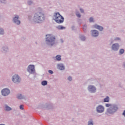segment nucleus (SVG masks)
I'll list each match as a JSON object with an SVG mask.
<instances>
[{"mask_svg":"<svg viewBox=\"0 0 125 125\" xmlns=\"http://www.w3.org/2000/svg\"><path fill=\"white\" fill-rule=\"evenodd\" d=\"M104 102H109V97H106L104 99Z\"/></svg>","mask_w":125,"mask_h":125,"instance_id":"19","label":"nucleus"},{"mask_svg":"<svg viewBox=\"0 0 125 125\" xmlns=\"http://www.w3.org/2000/svg\"><path fill=\"white\" fill-rule=\"evenodd\" d=\"M80 11L83 13V9H80Z\"/></svg>","mask_w":125,"mask_h":125,"instance_id":"33","label":"nucleus"},{"mask_svg":"<svg viewBox=\"0 0 125 125\" xmlns=\"http://www.w3.org/2000/svg\"><path fill=\"white\" fill-rule=\"evenodd\" d=\"M81 41H85V37L84 36L81 37Z\"/></svg>","mask_w":125,"mask_h":125,"instance_id":"23","label":"nucleus"},{"mask_svg":"<svg viewBox=\"0 0 125 125\" xmlns=\"http://www.w3.org/2000/svg\"><path fill=\"white\" fill-rule=\"evenodd\" d=\"M83 31H85V30H86V25H84L83 26Z\"/></svg>","mask_w":125,"mask_h":125,"instance_id":"26","label":"nucleus"},{"mask_svg":"<svg viewBox=\"0 0 125 125\" xmlns=\"http://www.w3.org/2000/svg\"><path fill=\"white\" fill-rule=\"evenodd\" d=\"M27 71L30 74H34L35 73V66L29 65L27 68Z\"/></svg>","mask_w":125,"mask_h":125,"instance_id":"5","label":"nucleus"},{"mask_svg":"<svg viewBox=\"0 0 125 125\" xmlns=\"http://www.w3.org/2000/svg\"><path fill=\"white\" fill-rule=\"evenodd\" d=\"M88 125H93V123L92 122L89 121L88 122Z\"/></svg>","mask_w":125,"mask_h":125,"instance_id":"29","label":"nucleus"},{"mask_svg":"<svg viewBox=\"0 0 125 125\" xmlns=\"http://www.w3.org/2000/svg\"><path fill=\"white\" fill-rule=\"evenodd\" d=\"M12 81L15 83H18L20 82V78L19 76L15 75L12 78Z\"/></svg>","mask_w":125,"mask_h":125,"instance_id":"6","label":"nucleus"},{"mask_svg":"<svg viewBox=\"0 0 125 125\" xmlns=\"http://www.w3.org/2000/svg\"><path fill=\"white\" fill-rule=\"evenodd\" d=\"M124 52H125V50H124V49H121L119 51L120 54H123Z\"/></svg>","mask_w":125,"mask_h":125,"instance_id":"21","label":"nucleus"},{"mask_svg":"<svg viewBox=\"0 0 125 125\" xmlns=\"http://www.w3.org/2000/svg\"><path fill=\"white\" fill-rule=\"evenodd\" d=\"M42 85H46L47 84V81H43L42 83Z\"/></svg>","mask_w":125,"mask_h":125,"instance_id":"17","label":"nucleus"},{"mask_svg":"<svg viewBox=\"0 0 125 125\" xmlns=\"http://www.w3.org/2000/svg\"><path fill=\"white\" fill-rule=\"evenodd\" d=\"M88 90L90 91V92H92V93H93L96 91V88L94 86L90 85L88 86Z\"/></svg>","mask_w":125,"mask_h":125,"instance_id":"8","label":"nucleus"},{"mask_svg":"<svg viewBox=\"0 0 125 125\" xmlns=\"http://www.w3.org/2000/svg\"><path fill=\"white\" fill-rule=\"evenodd\" d=\"M57 29H58L59 30H63L65 29V27L61 25H59L58 26H57Z\"/></svg>","mask_w":125,"mask_h":125,"instance_id":"16","label":"nucleus"},{"mask_svg":"<svg viewBox=\"0 0 125 125\" xmlns=\"http://www.w3.org/2000/svg\"><path fill=\"white\" fill-rule=\"evenodd\" d=\"M35 23H41L42 20H44V14L41 12L36 13L33 19Z\"/></svg>","mask_w":125,"mask_h":125,"instance_id":"1","label":"nucleus"},{"mask_svg":"<svg viewBox=\"0 0 125 125\" xmlns=\"http://www.w3.org/2000/svg\"><path fill=\"white\" fill-rule=\"evenodd\" d=\"M76 16H77V17H78L79 18H81V14L79 13H76Z\"/></svg>","mask_w":125,"mask_h":125,"instance_id":"25","label":"nucleus"},{"mask_svg":"<svg viewBox=\"0 0 125 125\" xmlns=\"http://www.w3.org/2000/svg\"><path fill=\"white\" fill-rule=\"evenodd\" d=\"M57 68L59 69V70H64L65 67L62 64H59L57 65Z\"/></svg>","mask_w":125,"mask_h":125,"instance_id":"13","label":"nucleus"},{"mask_svg":"<svg viewBox=\"0 0 125 125\" xmlns=\"http://www.w3.org/2000/svg\"><path fill=\"white\" fill-rule=\"evenodd\" d=\"M48 72L49 74H53V71H52V70H49Z\"/></svg>","mask_w":125,"mask_h":125,"instance_id":"31","label":"nucleus"},{"mask_svg":"<svg viewBox=\"0 0 125 125\" xmlns=\"http://www.w3.org/2000/svg\"><path fill=\"white\" fill-rule=\"evenodd\" d=\"M56 59L57 61H60L61 60V56L60 55H58L56 56Z\"/></svg>","mask_w":125,"mask_h":125,"instance_id":"15","label":"nucleus"},{"mask_svg":"<svg viewBox=\"0 0 125 125\" xmlns=\"http://www.w3.org/2000/svg\"><path fill=\"white\" fill-rule=\"evenodd\" d=\"M18 99H23V96L22 95H20L18 96Z\"/></svg>","mask_w":125,"mask_h":125,"instance_id":"22","label":"nucleus"},{"mask_svg":"<svg viewBox=\"0 0 125 125\" xmlns=\"http://www.w3.org/2000/svg\"><path fill=\"white\" fill-rule=\"evenodd\" d=\"M4 33L3 29L0 28V35H3Z\"/></svg>","mask_w":125,"mask_h":125,"instance_id":"20","label":"nucleus"},{"mask_svg":"<svg viewBox=\"0 0 125 125\" xmlns=\"http://www.w3.org/2000/svg\"><path fill=\"white\" fill-rule=\"evenodd\" d=\"M19 18V17L18 16H16L13 19L14 22L17 24V25H19L20 24V21L18 20Z\"/></svg>","mask_w":125,"mask_h":125,"instance_id":"10","label":"nucleus"},{"mask_svg":"<svg viewBox=\"0 0 125 125\" xmlns=\"http://www.w3.org/2000/svg\"><path fill=\"white\" fill-rule=\"evenodd\" d=\"M98 31L96 30L92 31V35L93 37H97V36H98Z\"/></svg>","mask_w":125,"mask_h":125,"instance_id":"12","label":"nucleus"},{"mask_svg":"<svg viewBox=\"0 0 125 125\" xmlns=\"http://www.w3.org/2000/svg\"><path fill=\"white\" fill-rule=\"evenodd\" d=\"M68 80H69L70 82H71V81H72V77H69Z\"/></svg>","mask_w":125,"mask_h":125,"instance_id":"32","label":"nucleus"},{"mask_svg":"<svg viewBox=\"0 0 125 125\" xmlns=\"http://www.w3.org/2000/svg\"><path fill=\"white\" fill-rule=\"evenodd\" d=\"M123 115L125 117V110L123 112Z\"/></svg>","mask_w":125,"mask_h":125,"instance_id":"34","label":"nucleus"},{"mask_svg":"<svg viewBox=\"0 0 125 125\" xmlns=\"http://www.w3.org/2000/svg\"><path fill=\"white\" fill-rule=\"evenodd\" d=\"M1 93L2 95H3L4 96H6L10 93V91L9 90V89L5 88L2 90Z\"/></svg>","mask_w":125,"mask_h":125,"instance_id":"7","label":"nucleus"},{"mask_svg":"<svg viewBox=\"0 0 125 125\" xmlns=\"http://www.w3.org/2000/svg\"><path fill=\"white\" fill-rule=\"evenodd\" d=\"M20 109H21V110H24V105H21L20 106Z\"/></svg>","mask_w":125,"mask_h":125,"instance_id":"24","label":"nucleus"},{"mask_svg":"<svg viewBox=\"0 0 125 125\" xmlns=\"http://www.w3.org/2000/svg\"><path fill=\"white\" fill-rule=\"evenodd\" d=\"M55 41V37L51 34H48L46 35V42L47 43L49 42H54Z\"/></svg>","mask_w":125,"mask_h":125,"instance_id":"3","label":"nucleus"},{"mask_svg":"<svg viewBox=\"0 0 125 125\" xmlns=\"http://www.w3.org/2000/svg\"><path fill=\"white\" fill-rule=\"evenodd\" d=\"M89 22H93V19L92 17H91L89 20Z\"/></svg>","mask_w":125,"mask_h":125,"instance_id":"28","label":"nucleus"},{"mask_svg":"<svg viewBox=\"0 0 125 125\" xmlns=\"http://www.w3.org/2000/svg\"><path fill=\"white\" fill-rule=\"evenodd\" d=\"M97 111L98 113H103L104 112V107L102 105H99L97 107Z\"/></svg>","mask_w":125,"mask_h":125,"instance_id":"9","label":"nucleus"},{"mask_svg":"<svg viewBox=\"0 0 125 125\" xmlns=\"http://www.w3.org/2000/svg\"><path fill=\"white\" fill-rule=\"evenodd\" d=\"M32 3H33V2H32V1H28V5H31L32 4Z\"/></svg>","mask_w":125,"mask_h":125,"instance_id":"27","label":"nucleus"},{"mask_svg":"<svg viewBox=\"0 0 125 125\" xmlns=\"http://www.w3.org/2000/svg\"><path fill=\"white\" fill-rule=\"evenodd\" d=\"M6 111H10L11 110V108L8 106H6Z\"/></svg>","mask_w":125,"mask_h":125,"instance_id":"18","label":"nucleus"},{"mask_svg":"<svg viewBox=\"0 0 125 125\" xmlns=\"http://www.w3.org/2000/svg\"><path fill=\"white\" fill-rule=\"evenodd\" d=\"M54 20L57 23L61 24L64 22V18L59 13H56L54 15Z\"/></svg>","mask_w":125,"mask_h":125,"instance_id":"2","label":"nucleus"},{"mask_svg":"<svg viewBox=\"0 0 125 125\" xmlns=\"http://www.w3.org/2000/svg\"><path fill=\"white\" fill-rule=\"evenodd\" d=\"M106 107H110L111 106V104H105Z\"/></svg>","mask_w":125,"mask_h":125,"instance_id":"30","label":"nucleus"},{"mask_svg":"<svg viewBox=\"0 0 125 125\" xmlns=\"http://www.w3.org/2000/svg\"><path fill=\"white\" fill-rule=\"evenodd\" d=\"M117 110H118V106H117V105H114L112 107L107 109V112L109 114H113V113H115Z\"/></svg>","mask_w":125,"mask_h":125,"instance_id":"4","label":"nucleus"},{"mask_svg":"<svg viewBox=\"0 0 125 125\" xmlns=\"http://www.w3.org/2000/svg\"><path fill=\"white\" fill-rule=\"evenodd\" d=\"M94 28H96V29H98V30H99L100 31H102V30H103V27L96 24L94 25Z\"/></svg>","mask_w":125,"mask_h":125,"instance_id":"14","label":"nucleus"},{"mask_svg":"<svg viewBox=\"0 0 125 125\" xmlns=\"http://www.w3.org/2000/svg\"><path fill=\"white\" fill-rule=\"evenodd\" d=\"M112 48L113 50H115V51H117V50L119 49V44L118 43L114 44L112 45Z\"/></svg>","mask_w":125,"mask_h":125,"instance_id":"11","label":"nucleus"}]
</instances>
